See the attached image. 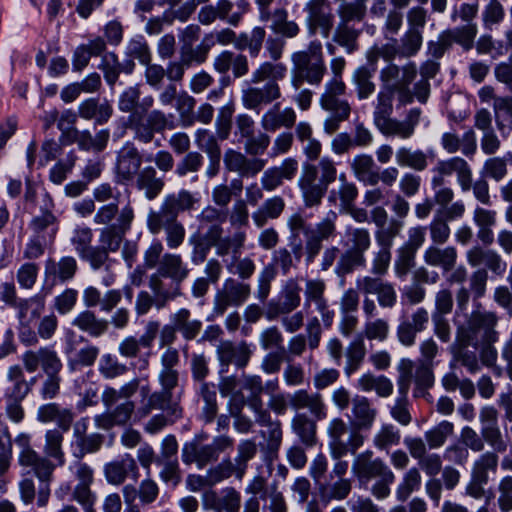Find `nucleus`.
Segmentation results:
<instances>
[{"label": "nucleus", "mask_w": 512, "mask_h": 512, "mask_svg": "<svg viewBox=\"0 0 512 512\" xmlns=\"http://www.w3.org/2000/svg\"><path fill=\"white\" fill-rule=\"evenodd\" d=\"M499 316L495 311L485 309L481 303L474 305L464 320H454L455 339L449 347L454 360L459 362L471 374L481 369L480 362L495 366L494 373L501 376L503 368L496 366L498 351L495 343L500 333L496 330Z\"/></svg>", "instance_id": "nucleus-1"}, {"label": "nucleus", "mask_w": 512, "mask_h": 512, "mask_svg": "<svg viewBox=\"0 0 512 512\" xmlns=\"http://www.w3.org/2000/svg\"><path fill=\"white\" fill-rule=\"evenodd\" d=\"M338 214L329 210L318 222L309 223L300 213L292 214L287 220L289 236L287 245L279 247L272 252L271 261L265 267H272L287 276L293 269H297L304 259L306 266H310L323 249V243L337 237Z\"/></svg>", "instance_id": "nucleus-2"}, {"label": "nucleus", "mask_w": 512, "mask_h": 512, "mask_svg": "<svg viewBox=\"0 0 512 512\" xmlns=\"http://www.w3.org/2000/svg\"><path fill=\"white\" fill-rule=\"evenodd\" d=\"M60 428L48 429L45 433L43 451L45 455L36 452L31 446V438L21 433L15 438L20 448L18 462L22 467L30 468L40 481L51 478L56 466L65 464V453L62 448L64 433Z\"/></svg>", "instance_id": "nucleus-3"}, {"label": "nucleus", "mask_w": 512, "mask_h": 512, "mask_svg": "<svg viewBox=\"0 0 512 512\" xmlns=\"http://www.w3.org/2000/svg\"><path fill=\"white\" fill-rule=\"evenodd\" d=\"M288 67L285 63L262 62L245 81L241 101L246 109L260 113L265 107L281 97L278 84L286 78Z\"/></svg>", "instance_id": "nucleus-4"}, {"label": "nucleus", "mask_w": 512, "mask_h": 512, "mask_svg": "<svg viewBox=\"0 0 512 512\" xmlns=\"http://www.w3.org/2000/svg\"><path fill=\"white\" fill-rule=\"evenodd\" d=\"M289 405L295 410L308 409L311 416L297 412L292 418L291 427L299 440L306 447H313L317 442V421L327 418V406L319 393H309L305 389L296 390L289 395Z\"/></svg>", "instance_id": "nucleus-5"}, {"label": "nucleus", "mask_w": 512, "mask_h": 512, "mask_svg": "<svg viewBox=\"0 0 512 512\" xmlns=\"http://www.w3.org/2000/svg\"><path fill=\"white\" fill-rule=\"evenodd\" d=\"M430 186L433 191V203L440 207L450 204L454 198L453 189L447 185V177L456 174L462 192L470 190L472 169L468 162L459 156L438 160L431 169Z\"/></svg>", "instance_id": "nucleus-6"}, {"label": "nucleus", "mask_w": 512, "mask_h": 512, "mask_svg": "<svg viewBox=\"0 0 512 512\" xmlns=\"http://www.w3.org/2000/svg\"><path fill=\"white\" fill-rule=\"evenodd\" d=\"M351 472L360 486L367 487L375 480L371 493L379 500L390 495V487L396 479L394 472L385 461L380 457H374L371 450H365L354 457Z\"/></svg>", "instance_id": "nucleus-7"}, {"label": "nucleus", "mask_w": 512, "mask_h": 512, "mask_svg": "<svg viewBox=\"0 0 512 512\" xmlns=\"http://www.w3.org/2000/svg\"><path fill=\"white\" fill-rule=\"evenodd\" d=\"M291 62V85L295 90H299L304 83L315 87L321 85L327 66L319 40L314 39L305 49L292 53Z\"/></svg>", "instance_id": "nucleus-8"}, {"label": "nucleus", "mask_w": 512, "mask_h": 512, "mask_svg": "<svg viewBox=\"0 0 512 512\" xmlns=\"http://www.w3.org/2000/svg\"><path fill=\"white\" fill-rule=\"evenodd\" d=\"M337 179L335 162L323 157L317 164L305 163L298 180V186L306 207L321 204L328 187Z\"/></svg>", "instance_id": "nucleus-9"}, {"label": "nucleus", "mask_w": 512, "mask_h": 512, "mask_svg": "<svg viewBox=\"0 0 512 512\" xmlns=\"http://www.w3.org/2000/svg\"><path fill=\"white\" fill-rule=\"evenodd\" d=\"M342 243L345 250L336 262L334 272L338 277L345 278L356 269L366 267L365 253L371 246L370 232L366 228L347 225Z\"/></svg>", "instance_id": "nucleus-10"}, {"label": "nucleus", "mask_w": 512, "mask_h": 512, "mask_svg": "<svg viewBox=\"0 0 512 512\" xmlns=\"http://www.w3.org/2000/svg\"><path fill=\"white\" fill-rule=\"evenodd\" d=\"M331 399L340 411H344L351 406L350 414H347V417L352 428L364 431L371 430L376 421L378 410L370 399L359 394L352 396L350 391L343 386L333 391Z\"/></svg>", "instance_id": "nucleus-11"}, {"label": "nucleus", "mask_w": 512, "mask_h": 512, "mask_svg": "<svg viewBox=\"0 0 512 512\" xmlns=\"http://www.w3.org/2000/svg\"><path fill=\"white\" fill-rule=\"evenodd\" d=\"M417 72V66L412 61L407 62L401 67L394 63H389L380 71L381 88L396 95L399 105L411 104L416 96L414 88L411 89L410 86L415 80Z\"/></svg>", "instance_id": "nucleus-12"}, {"label": "nucleus", "mask_w": 512, "mask_h": 512, "mask_svg": "<svg viewBox=\"0 0 512 512\" xmlns=\"http://www.w3.org/2000/svg\"><path fill=\"white\" fill-rule=\"evenodd\" d=\"M202 440L201 435H195L193 439L183 444L181 459L185 465L195 463L199 469H203L209 463L216 462L221 453L234 445V439L227 435L216 436L209 444H202Z\"/></svg>", "instance_id": "nucleus-13"}, {"label": "nucleus", "mask_w": 512, "mask_h": 512, "mask_svg": "<svg viewBox=\"0 0 512 512\" xmlns=\"http://www.w3.org/2000/svg\"><path fill=\"white\" fill-rule=\"evenodd\" d=\"M346 90V84L326 82L320 95L319 104L324 111L329 113L323 124L324 132L329 135L335 133L341 123L350 117L351 105L343 98Z\"/></svg>", "instance_id": "nucleus-14"}, {"label": "nucleus", "mask_w": 512, "mask_h": 512, "mask_svg": "<svg viewBox=\"0 0 512 512\" xmlns=\"http://www.w3.org/2000/svg\"><path fill=\"white\" fill-rule=\"evenodd\" d=\"M134 219V211L130 205H126L120 211L116 222L100 230L99 245L95 249H99L101 258L95 260L94 270H99L110 261L109 254L119 250L125 234L130 230L131 223Z\"/></svg>", "instance_id": "nucleus-15"}, {"label": "nucleus", "mask_w": 512, "mask_h": 512, "mask_svg": "<svg viewBox=\"0 0 512 512\" xmlns=\"http://www.w3.org/2000/svg\"><path fill=\"white\" fill-rule=\"evenodd\" d=\"M250 4L247 0H217L215 4H206L198 12V22L204 26L220 20L231 27H238L248 13Z\"/></svg>", "instance_id": "nucleus-16"}, {"label": "nucleus", "mask_w": 512, "mask_h": 512, "mask_svg": "<svg viewBox=\"0 0 512 512\" xmlns=\"http://www.w3.org/2000/svg\"><path fill=\"white\" fill-rule=\"evenodd\" d=\"M127 127L132 130L134 140L142 144H149L153 141L156 133L173 129L174 123L163 111L154 109L146 115H142L139 111L129 114Z\"/></svg>", "instance_id": "nucleus-17"}, {"label": "nucleus", "mask_w": 512, "mask_h": 512, "mask_svg": "<svg viewBox=\"0 0 512 512\" xmlns=\"http://www.w3.org/2000/svg\"><path fill=\"white\" fill-rule=\"evenodd\" d=\"M153 410L166 412L169 417L174 419L182 417V409L177 402L173 401L172 393L162 389L152 391L147 382L140 387V401L136 413L143 418L150 415Z\"/></svg>", "instance_id": "nucleus-18"}, {"label": "nucleus", "mask_w": 512, "mask_h": 512, "mask_svg": "<svg viewBox=\"0 0 512 512\" xmlns=\"http://www.w3.org/2000/svg\"><path fill=\"white\" fill-rule=\"evenodd\" d=\"M213 69L220 74L219 83L222 87H228L235 79L249 73L248 57L240 52L223 50L215 56Z\"/></svg>", "instance_id": "nucleus-19"}, {"label": "nucleus", "mask_w": 512, "mask_h": 512, "mask_svg": "<svg viewBox=\"0 0 512 512\" xmlns=\"http://www.w3.org/2000/svg\"><path fill=\"white\" fill-rule=\"evenodd\" d=\"M159 330V322L149 321L145 327L144 333L139 337H125L118 346V352L125 358L140 357L139 369H147L149 366L150 352L141 355V349L150 350Z\"/></svg>", "instance_id": "nucleus-20"}, {"label": "nucleus", "mask_w": 512, "mask_h": 512, "mask_svg": "<svg viewBox=\"0 0 512 512\" xmlns=\"http://www.w3.org/2000/svg\"><path fill=\"white\" fill-rule=\"evenodd\" d=\"M307 14L305 23L308 34H321L328 38L334 26V15L329 0H309L304 5Z\"/></svg>", "instance_id": "nucleus-21"}, {"label": "nucleus", "mask_w": 512, "mask_h": 512, "mask_svg": "<svg viewBox=\"0 0 512 512\" xmlns=\"http://www.w3.org/2000/svg\"><path fill=\"white\" fill-rule=\"evenodd\" d=\"M250 294L249 283L231 277L227 278L215 295L213 313L216 316H221L229 307L241 306L249 299Z\"/></svg>", "instance_id": "nucleus-22"}, {"label": "nucleus", "mask_w": 512, "mask_h": 512, "mask_svg": "<svg viewBox=\"0 0 512 512\" xmlns=\"http://www.w3.org/2000/svg\"><path fill=\"white\" fill-rule=\"evenodd\" d=\"M423 43V33L407 29L400 39H391L378 49V55L385 61L395 58H410L420 51Z\"/></svg>", "instance_id": "nucleus-23"}, {"label": "nucleus", "mask_w": 512, "mask_h": 512, "mask_svg": "<svg viewBox=\"0 0 512 512\" xmlns=\"http://www.w3.org/2000/svg\"><path fill=\"white\" fill-rule=\"evenodd\" d=\"M88 428V417H82L73 424L70 450L74 458H84L88 454L96 453L101 449L104 443L105 438L102 434H88Z\"/></svg>", "instance_id": "nucleus-24"}, {"label": "nucleus", "mask_w": 512, "mask_h": 512, "mask_svg": "<svg viewBox=\"0 0 512 512\" xmlns=\"http://www.w3.org/2000/svg\"><path fill=\"white\" fill-rule=\"evenodd\" d=\"M143 157L139 149L131 141L124 143L118 151L115 165L116 181L120 184L132 183L141 171Z\"/></svg>", "instance_id": "nucleus-25"}, {"label": "nucleus", "mask_w": 512, "mask_h": 512, "mask_svg": "<svg viewBox=\"0 0 512 512\" xmlns=\"http://www.w3.org/2000/svg\"><path fill=\"white\" fill-rule=\"evenodd\" d=\"M257 453V444L253 439L241 440L237 445V455L232 461L230 457L222 459L218 463V473L227 479L234 476L242 480L248 468V462L252 460Z\"/></svg>", "instance_id": "nucleus-26"}, {"label": "nucleus", "mask_w": 512, "mask_h": 512, "mask_svg": "<svg viewBox=\"0 0 512 512\" xmlns=\"http://www.w3.org/2000/svg\"><path fill=\"white\" fill-rule=\"evenodd\" d=\"M301 287L295 280H289L276 298L271 299L265 310L268 321L278 320L281 314H290L301 303Z\"/></svg>", "instance_id": "nucleus-27"}, {"label": "nucleus", "mask_w": 512, "mask_h": 512, "mask_svg": "<svg viewBox=\"0 0 512 512\" xmlns=\"http://www.w3.org/2000/svg\"><path fill=\"white\" fill-rule=\"evenodd\" d=\"M479 421L484 444L487 443L494 452L504 453L510 442L501 432L497 410L493 406L483 407L480 410Z\"/></svg>", "instance_id": "nucleus-28"}, {"label": "nucleus", "mask_w": 512, "mask_h": 512, "mask_svg": "<svg viewBox=\"0 0 512 512\" xmlns=\"http://www.w3.org/2000/svg\"><path fill=\"white\" fill-rule=\"evenodd\" d=\"M24 368L34 373L41 367L45 375H60L63 364L57 352L50 346L28 350L22 354Z\"/></svg>", "instance_id": "nucleus-29"}, {"label": "nucleus", "mask_w": 512, "mask_h": 512, "mask_svg": "<svg viewBox=\"0 0 512 512\" xmlns=\"http://www.w3.org/2000/svg\"><path fill=\"white\" fill-rule=\"evenodd\" d=\"M147 227L154 235L164 230L165 241L170 249H177L184 242L186 230L177 219L154 214V210L151 209L147 216Z\"/></svg>", "instance_id": "nucleus-30"}, {"label": "nucleus", "mask_w": 512, "mask_h": 512, "mask_svg": "<svg viewBox=\"0 0 512 512\" xmlns=\"http://www.w3.org/2000/svg\"><path fill=\"white\" fill-rule=\"evenodd\" d=\"M355 285L364 295H376L382 308H393L397 303L394 285L380 277L358 276Z\"/></svg>", "instance_id": "nucleus-31"}, {"label": "nucleus", "mask_w": 512, "mask_h": 512, "mask_svg": "<svg viewBox=\"0 0 512 512\" xmlns=\"http://www.w3.org/2000/svg\"><path fill=\"white\" fill-rule=\"evenodd\" d=\"M200 197L198 192H190L186 189H180L176 193L167 194L158 211L154 210V214L177 219L181 212L190 211L199 203Z\"/></svg>", "instance_id": "nucleus-32"}, {"label": "nucleus", "mask_w": 512, "mask_h": 512, "mask_svg": "<svg viewBox=\"0 0 512 512\" xmlns=\"http://www.w3.org/2000/svg\"><path fill=\"white\" fill-rule=\"evenodd\" d=\"M114 109L106 98L89 97L82 100L77 107V115L94 125H105L111 119Z\"/></svg>", "instance_id": "nucleus-33"}, {"label": "nucleus", "mask_w": 512, "mask_h": 512, "mask_svg": "<svg viewBox=\"0 0 512 512\" xmlns=\"http://www.w3.org/2000/svg\"><path fill=\"white\" fill-rule=\"evenodd\" d=\"M298 172V161L288 157L279 166L266 169L261 177L262 189L272 192L280 187L285 180L291 181Z\"/></svg>", "instance_id": "nucleus-34"}, {"label": "nucleus", "mask_w": 512, "mask_h": 512, "mask_svg": "<svg viewBox=\"0 0 512 512\" xmlns=\"http://www.w3.org/2000/svg\"><path fill=\"white\" fill-rule=\"evenodd\" d=\"M227 170L237 172L242 177L255 176L265 166L266 162L259 158H248L245 154L229 148L223 156Z\"/></svg>", "instance_id": "nucleus-35"}, {"label": "nucleus", "mask_w": 512, "mask_h": 512, "mask_svg": "<svg viewBox=\"0 0 512 512\" xmlns=\"http://www.w3.org/2000/svg\"><path fill=\"white\" fill-rule=\"evenodd\" d=\"M133 183L135 188L142 192L147 200L152 201L164 190L166 178L154 166L148 165L141 169Z\"/></svg>", "instance_id": "nucleus-36"}, {"label": "nucleus", "mask_w": 512, "mask_h": 512, "mask_svg": "<svg viewBox=\"0 0 512 512\" xmlns=\"http://www.w3.org/2000/svg\"><path fill=\"white\" fill-rule=\"evenodd\" d=\"M93 231L87 226H77L73 231L70 242L82 261L89 263L94 270L95 260L101 258V251L92 245Z\"/></svg>", "instance_id": "nucleus-37"}, {"label": "nucleus", "mask_w": 512, "mask_h": 512, "mask_svg": "<svg viewBox=\"0 0 512 512\" xmlns=\"http://www.w3.org/2000/svg\"><path fill=\"white\" fill-rule=\"evenodd\" d=\"M160 493L158 484L150 478V475L143 479L139 486L126 484L122 487L124 502L128 506H135L134 502L138 499L142 506L154 503Z\"/></svg>", "instance_id": "nucleus-38"}, {"label": "nucleus", "mask_w": 512, "mask_h": 512, "mask_svg": "<svg viewBox=\"0 0 512 512\" xmlns=\"http://www.w3.org/2000/svg\"><path fill=\"white\" fill-rule=\"evenodd\" d=\"M466 259L470 266L484 265L496 276H503L507 269V263L501 255L492 249H485L479 245L473 246L466 253Z\"/></svg>", "instance_id": "nucleus-39"}, {"label": "nucleus", "mask_w": 512, "mask_h": 512, "mask_svg": "<svg viewBox=\"0 0 512 512\" xmlns=\"http://www.w3.org/2000/svg\"><path fill=\"white\" fill-rule=\"evenodd\" d=\"M106 481L114 486L122 485L125 480L131 476L137 479L139 469L135 459L129 455H124L121 459L106 463L103 468Z\"/></svg>", "instance_id": "nucleus-40"}, {"label": "nucleus", "mask_w": 512, "mask_h": 512, "mask_svg": "<svg viewBox=\"0 0 512 512\" xmlns=\"http://www.w3.org/2000/svg\"><path fill=\"white\" fill-rule=\"evenodd\" d=\"M441 147L449 154L460 151L464 156L472 158L477 151L476 134L472 129L460 137L454 132H445L441 136Z\"/></svg>", "instance_id": "nucleus-41"}, {"label": "nucleus", "mask_w": 512, "mask_h": 512, "mask_svg": "<svg viewBox=\"0 0 512 512\" xmlns=\"http://www.w3.org/2000/svg\"><path fill=\"white\" fill-rule=\"evenodd\" d=\"M65 354L67 356V368L69 372L74 373L85 367H92L100 354V349L88 341L80 349H75L73 344L70 343L65 348Z\"/></svg>", "instance_id": "nucleus-42"}, {"label": "nucleus", "mask_w": 512, "mask_h": 512, "mask_svg": "<svg viewBox=\"0 0 512 512\" xmlns=\"http://www.w3.org/2000/svg\"><path fill=\"white\" fill-rule=\"evenodd\" d=\"M83 304L87 309L99 306L101 312L111 313L121 302V292L118 289H110L104 295L94 286H88L83 291Z\"/></svg>", "instance_id": "nucleus-43"}, {"label": "nucleus", "mask_w": 512, "mask_h": 512, "mask_svg": "<svg viewBox=\"0 0 512 512\" xmlns=\"http://www.w3.org/2000/svg\"><path fill=\"white\" fill-rule=\"evenodd\" d=\"M75 418L70 408H63L58 403L50 402L41 405L37 410V420L41 423L55 422L62 431H69Z\"/></svg>", "instance_id": "nucleus-44"}, {"label": "nucleus", "mask_w": 512, "mask_h": 512, "mask_svg": "<svg viewBox=\"0 0 512 512\" xmlns=\"http://www.w3.org/2000/svg\"><path fill=\"white\" fill-rule=\"evenodd\" d=\"M106 51V42L102 37L90 39L87 43L78 45L72 54V71L82 72L92 57L101 56Z\"/></svg>", "instance_id": "nucleus-45"}, {"label": "nucleus", "mask_w": 512, "mask_h": 512, "mask_svg": "<svg viewBox=\"0 0 512 512\" xmlns=\"http://www.w3.org/2000/svg\"><path fill=\"white\" fill-rule=\"evenodd\" d=\"M155 274L181 285L188 278L190 269L180 254L164 253Z\"/></svg>", "instance_id": "nucleus-46"}, {"label": "nucleus", "mask_w": 512, "mask_h": 512, "mask_svg": "<svg viewBox=\"0 0 512 512\" xmlns=\"http://www.w3.org/2000/svg\"><path fill=\"white\" fill-rule=\"evenodd\" d=\"M254 349L255 346L246 341L238 344L227 342L219 349V359L225 366L234 363L238 368H243L248 364Z\"/></svg>", "instance_id": "nucleus-47"}, {"label": "nucleus", "mask_w": 512, "mask_h": 512, "mask_svg": "<svg viewBox=\"0 0 512 512\" xmlns=\"http://www.w3.org/2000/svg\"><path fill=\"white\" fill-rule=\"evenodd\" d=\"M432 244L426 248L423 259L426 264L450 272L456 265L458 253L455 247Z\"/></svg>", "instance_id": "nucleus-48"}, {"label": "nucleus", "mask_w": 512, "mask_h": 512, "mask_svg": "<svg viewBox=\"0 0 512 512\" xmlns=\"http://www.w3.org/2000/svg\"><path fill=\"white\" fill-rule=\"evenodd\" d=\"M297 119L296 112L291 107L279 110V104L267 110L261 117V127L266 132H275L281 127L292 128Z\"/></svg>", "instance_id": "nucleus-49"}, {"label": "nucleus", "mask_w": 512, "mask_h": 512, "mask_svg": "<svg viewBox=\"0 0 512 512\" xmlns=\"http://www.w3.org/2000/svg\"><path fill=\"white\" fill-rule=\"evenodd\" d=\"M71 324L92 338H99L109 330L108 319L97 316L96 313L90 309L78 313Z\"/></svg>", "instance_id": "nucleus-50"}, {"label": "nucleus", "mask_w": 512, "mask_h": 512, "mask_svg": "<svg viewBox=\"0 0 512 512\" xmlns=\"http://www.w3.org/2000/svg\"><path fill=\"white\" fill-rule=\"evenodd\" d=\"M110 138L108 129H101L95 135L85 129H72V141L75 142L80 150L102 152L106 149Z\"/></svg>", "instance_id": "nucleus-51"}, {"label": "nucleus", "mask_w": 512, "mask_h": 512, "mask_svg": "<svg viewBox=\"0 0 512 512\" xmlns=\"http://www.w3.org/2000/svg\"><path fill=\"white\" fill-rule=\"evenodd\" d=\"M149 288L156 299V309L161 310L165 308L169 302L174 301L182 295L181 285L171 281L165 283L162 277L152 274L149 278Z\"/></svg>", "instance_id": "nucleus-52"}, {"label": "nucleus", "mask_w": 512, "mask_h": 512, "mask_svg": "<svg viewBox=\"0 0 512 512\" xmlns=\"http://www.w3.org/2000/svg\"><path fill=\"white\" fill-rule=\"evenodd\" d=\"M169 320L186 341L194 340L201 332L203 326L201 320L191 317V311L187 308H180L170 314Z\"/></svg>", "instance_id": "nucleus-53"}, {"label": "nucleus", "mask_w": 512, "mask_h": 512, "mask_svg": "<svg viewBox=\"0 0 512 512\" xmlns=\"http://www.w3.org/2000/svg\"><path fill=\"white\" fill-rule=\"evenodd\" d=\"M78 270V264L73 256H63L59 261L48 259L45 263V275L53 281L66 283L72 280Z\"/></svg>", "instance_id": "nucleus-54"}, {"label": "nucleus", "mask_w": 512, "mask_h": 512, "mask_svg": "<svg viewBox=\"0 0 512 512\" xmlns=\"http://www.w3.org/2000/svg\"><path fill=\"white\" fill-rule=\"evenodd\" d=\"M7 381L4 399L24 400L31 391V383H27L23 369L19 365L8 368Z\"/></svg>", "instance_id": "nucleus-55"}, {"label": "nucleus", "mask_w": 512, "mask_h": 512, "mask_svg": "<svg viewBox=\"0 0 512 512\" xmlns=\"http://www.w3.org/2000/svg\"><path fill=\"white\" fill-rule=\"evenodd\" d=\"M265 38L266 31L264 27L255 26L250 33L241 32L236 34L234 48L240 52L247 50L250 57L256 58L262 50Z\"/></svg>", "instance_id": "nucleus-56"}, {"label": "nucleus", "mask_w": 512, "mask_h": 512, "mask_svg": "<svg viewBox=\"0 0 512 512\" xmlns=\"http://www.w3.org/2000/svg\"><path fill=\"white\" fill-rule=\"evenodd\" d=\"M14 309L18 322L35 323L45 309V297L36 294L30 298H20V302Z\"/></svg>", "instance_id": "nucleus-57"}, {"label": "nucleus", "mask_w": 512, "mask_h": 512, "mask_svg": "<svg viewBox=\"0 0 512 512\" xmlns=\"http://www.w3.org/2000/svg\"><path fill=\"white\" fill-rule=\"evenodd\" d=\"M270 20V30L285 41L296 38L301 32L300 26L295 21L288 20V11L285 8L274 9Z\"/></svg>", "instance_id": "nucleus-58"}, {"label": "nucleus", "mask_w": 512, "mask_h": 512, "mask_svg": "<svg viewBox=\"0 0 512 512\" xmlns=\"http://www.w3.org/2000/svg\"><path fill=\"white\" fill-rule=\"evenodd\" d=\"M493 112L500 135L508 138L512 132V98L498 96L494 98Z\"/></svg>", "instance_id": "nucleus-59"}, {"label": "nucleus", "mask_w": 512, "mask_h": 512, "mask_svg": "<svg viewBox=\"0 0 512 512\" xmlns=\"http://www.w3.org/2000/svg\"><path fill=\"white\" fill-rule=\"evenodd\" d=\"M196 395L203 401L200 417L205 424L212 423L218 414L216 386L214 383L199 384Z\"/></svg>", "instance_id": "nucleus-60"}, {"label": "nucleus", "mask_w": 512, "mask_h": 512, "mask_svg": "<svg viewBox=\"0 0 512 512\" xmlns=\"http://www.w3.org/2000/svg\"><path fill=\"white\" fill-rule=\"evenodd\" d=\"M59 226L60 219L57 215H34L28 224L32 235L43 238L51 243H54L56 239Z\"/></svg>", "instance_id": "nucleus-61"}, {"label": "nucleus", "mask_w": 512, "mask_h": 512, "mask_svg": "<svg viewBox=\"0 0 512 512\" xmlns=\"http://www.w3.org/2000/svg\"><path fill=\"white\" fill-rule=\"evenodd\" d=\"M395 161L400 167L422 172L429 166V155L421 149L401 146L396 150Z\"/></svg>", "instance_id": "nucleus-62"}, {"label": "nucleus", "mask_w": 512, "mask_h": 512, "mask_svg": "<svg viewBox=\"0 0 512 512\" xmlns=\"http://www.w3.org/2000/svg\"><path fill=\"white\" fill-rule=\"evenodd\" d=\"M374 73L375 69L368 65H361L354 70L351 82L359 100L368 99L375 92Z\"/></svg>", "instance_id": "nucleus-63"}, {"label": "nucleus", "mask_w": 512, "mask_h": 512, "mask_svg": "<svg viewBox=\"0 0 512 512\" xmlns=\"http://www.w3.org/2000/svg\"><path fill=\"white\" fill-rule=\"evenodd\" d=\"M352 489V482L349 478L327 477L318 486L322 498L331 501H341L348 497Z\"/></svg>", "instance_id": "nucleus-64"}]
</instances>
